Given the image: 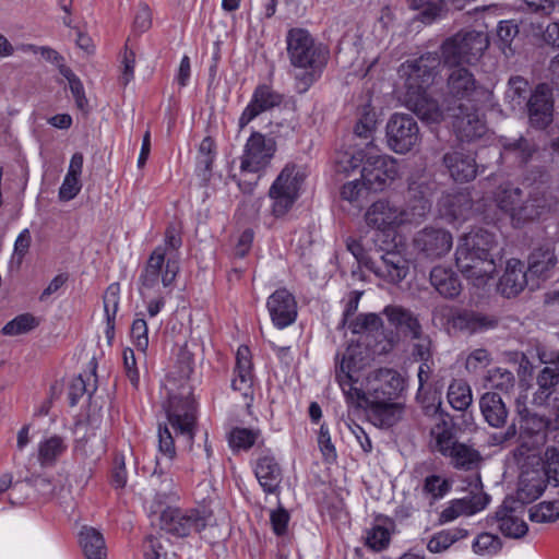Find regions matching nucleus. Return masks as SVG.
<instances>
[{"instance_id":"obj_1","label":"nucleus","mask_w":559,"mask_h":559,"mask_svg":"<svg viewBox=\"0 0 559 559\" xmlns=\"http://www.w3.org/2000/svg\"><path fill=\"white\" fill-rule=\"evenodd\" d=\"M403 388L404 380L396 370L380 368L367 373L358 389L360 396L348 403L364 407L374 426L389 428L399 420L400 405L394 401Z\"/></svg>"},{"instance_id":"obj_2","label":"nucleus","mask_w":559,"mask_h":559,"mask_svg":"<svg viewBox=\"0 0 559 559\" xmlns=\"http://www.w3.org/2000/svg\"><path fill=\"white\" fill-rule=\"evenodd\" d=\"M439 67L438 53L427 52L403 62L399 68L400 76L405 80V106L427 123H439L444 119V111L427 93L439 73Z\"/></svg>"},{"instance_id":"obj_3","label":"nucleus","mask_w":559,"mask_h":559,"mask_svg":"<svg viewBox=\"0 0 559 559\" xmlns=\"http://www.w3.org/2000/svg\"><path fill=\"white\" fill-rule=\"evenodd\" d=\"M435 189V182L426 179L411 181L406 207L402 209L390 201L379 200L366 212L367 225L381 231H390L403 224L419 223L430 212Z\"/></svg>"},{"instance_id":"obj_4","label":"nucleus","mask_w":559,"mask_h":559,"mask_svg":"<svg viewBox=\"0 0 559 559\" xmlns=\"http://www.w3.org/2000/svg\"><path fill=\"white\" fill-rule=\"evenodd\" d=\"M285 41L290 66L304 71L295 75L296 90L305 93L321 76L330 51L326 46L317 41L309 31L301 27L288 29Z\"/></svg>"},{"instance_id":"obj_5","label":"nucleus","mask_w":559,"mask_h":559,"mask_svg":"<svg viewBox=\"0 0 559 559\" xmlns=\"http://www.w3.org/2000/svg\"><path fill=\"white\" fill-rule=\"evenodd\" d=\"M496 246V236L478 228L464 235L455 251V263L461 273L476 287L487 284L496 272L491 251Z\"/></svg>"},{"instance_id":"obj_6","label":"nucleus","mask_w":559,"mask_h":559,"mask_svg":"<svg viewBox=\"0 0 559 559\" xmlns=\"http://www.w3.org/2000/svg\"><path fill=\"white\" fill-rule=\"evenodd\" d=\"M338 164L344 171L361 166V180L368 191H382L399 176L396 159L381 154L372 140L364 148L356 150L352 154L345 153Z\"/></svg>"},{"instance_id":"obj_7","label":"nucleus","mask_w":559,"mask_h":559,"mask_svg":"<svg viewBox=\"0 0 559 559\" xmlns=\"http://www.w3.org/2000/svg\"><path fill=\"white\" fill-rule=\"evenodd\" d=\"M306 167L288 163L281 170L269 189L272 200V214L275 217L285 216L300 197L301 186L307 178Z\"/></svg>"},{"instance_id":"obj_8","label":"nucleus","mask_w":559,"mask_h":559,"mask_svg":"<svg viewBox=\"0 0 559 559\" xmlns=\"http://www.w3.org/2000/svg\"><path fill=\"white\" fill-rule=\"evenodd\" d=\"M180 271V258L165 255L164 249L155 248L139 276V293L143 299L158 292L159 284L169 288Z\"/></svg>"},{"instance_id":"obj_9","label":"nucleus","mask_w":559,"mask_h":559,"mask_svg":"<svg viewBox=\"0 0 559 559\" xmlns=\"http://www.w3.org/2000/svg\"><path fill=\"white\" fill-rule=\"evenodd\" d=\"M382 314L385 316L389 324L393 326L396 332H382V338L370 347L373 355H386L391 353L400 341L399 333L411 338L420 337L423 330L421 324L418 317L412 310L399 305H388L383 308Z\"/></svg>"},{"instance_id":"obj_10","label":"nucleus","mask_w":559,"mask_h":559,"mask_svg":"<svg viewBox=\"0 0 559 559\" xmlns=\"http://www.w3.org/2000/svg\"><path fill=\"white\" fill-rule=\"evenodd\" d=\"M336 355L335 379L345 395L348 403L352 399H357L358 389L361 382H365V367L368 365V354L360 344H350L342 354Z\"/></svg>"},{"instance_id":"obj_11","label":"nucleus","mask_w":559,"mask_h":559,"mask_svg":"<svg viewBox=\"0 0 559 559\" xmlns=\"http://www.w3.org/2000/svg\"><path fill=\"white\" fill-rule=\"evenodd\" d=\"M488 45V37L484 32H459L442 44V58L449 67L472 64L480 58Z\"/></svg>"},{"instance_id":"obj_12","label":"nucleus","mask_w":559,"mask_h":559,"mask_svg":"<svg viewBox=\"0 0 559 559\" xmlns=\"http://www.w3.org/2000/svg\"><path fill=\"white\" fill-rule=\"evenodd\" d=\"M448 94L451 97L449 106H456L459 103L486 104L489 103L492 93L479 85L474 74L466 68L454 67L448 76Z\"/></svg>"},{"instance_id":"obj_13","label":"nucleus","mask_w":559,"mask_h":559,"mask_svg":"<svg viewBox=\"0 0 559 559\" xmlns=\"http://www.w3.org/2000/svg\"><path fill=\"white\" fill-rule=\"evenodd\" d=\"M385 135L389 148L396 154L411 152L421 141L419 126L408 114H393L388 120Z\"/></svg>"},{"instance_id":"obj_14","label":"nucleus","mask_w":559,"mask_h":559,"mask_svg":"<svg viewBox=\"0 0 559 559\" xmlns=\"http://www.w3.org/2000/svg\"><path fill=\"white\" fill-rule=\"evenodd\" d=\"M195 412V401L189 389H183L180 395L169 396L166 407L168 424L178 436L185 437L189 442L194 438Z\"/></svg>"},{"instance_id":"obj_15","label":"nucleus","mask_w":559,"mask_h":559,"mask_svg":"<svg viewBox=\"0 0 559 559\" xmlns=\"http://www.w3.org/2000/svg\"><path fill=\"white\" fill-rule=\"evenodd\" d=\"M483 105L459 103L456 106H448L447 116L452 119L453 130L461 141L469 142L485 134L486 123L479 115Z\"/></svg>"},{"instance_id":"obj_16","label":"nucleus","mask_w":559,"mask_h":559,"mask_svg":"<svg viewBox=\"0 0 559 559\" xmlns=\"http://www.w3.org/2000/svg\"><path fill=\"white\" fill-rule=\"evenodd\" d=\"M276 152V143L260 132H252L246 142L240 160L241 173L257 174L265 169Z\"/></svg>"},{"instance_id":"obj_17","label":"nucleus","mask_w":559,"mask_h":559,"mask_svg":"<svg viewBox=\"0 0 559 559\" xmlns=\"http://www.w3.org/2000/svg\"><path fill=\"white\" fill-rule=\"evenodd\" d=\"M206 526V518L199 510H181L167 508L160 514V527L166 533L186 537L198 533Z\"/></svg>"},{"instance_id":"obj_18","label":"nucleus","mask_w":559,"mask_h":559,"mask_svg":"<svg viewBox=\"0 0 559 559\" xmlns=\"http://www.w3.org/2000/svg\"><path fill=\"white\" fill-rule=\"evenodd\" d=\"M523 507L513 498H506L495 515L488 516L489 525H496L506 536L520 538L527 532V525L522 519Z\"/></svg>"},{"instance_id":"obj_19","label":"nucleus","mask_w":559,"mask_h":559,"mask_svg":"<svg viewBox=\"0 0 559 559\" xmlns=\"http://www.w3.org/2000/svg\"><path fill=\"white\" fill-rule=\"evenodd\" d=\"M282 102L283 95L274 91L270 85H258L252 93L250 102L245 107L238 119L239 129H245L252 120H254L262 112L278 107L282 104Z\"/></svg>"},{"instance_id":"obj_20","label":"nucleus","mask_w":559,"mask_h":559,"mask_svg":"<svg viewBox=\"0 0 559 559\" xmlns=\"http://www.w3.org/2000/svg\"><path fill=\"white\" fill-rule=\"evenodd\" d=\"M452 245V235L443 228L426 227L414 237L415 249L431 260L445 255Z\"/></svg>"},{"instance_id":"obj_21","label":"nucleus","mask_w":559,"mask_h":559,"mask_svg":"<svg viewBox=\"0 0 559 559\" xmlns=\"http://www.w3.org/2000/svg\"><path fill=\"white\" fill-rule=\"evenodd\" d=\"M556 204L557 199L551 187L547 181L542 180L539 185L531 190L528 199L520 207V213L516 215L526 223L549 213Z\"/></svg>"},{"instance_id":"obj_22","label":"nucleus","mask_w":559,"mask_h":559,"mask_svg":"<svg viewBox=\"0 0 559 559\" xmlns=\"http://www.w3.org/2000/svg\"><path fill=\"white\" fill-rule=\"evenodd\" d=\"M266 308L273 325L283 330L297 319V302L286 288H278L266 300Z\"/></svg>"},{"instance_id":"obj_23","label":"nucleus","mask_w":559,"mask_h":559,"mask_svg":"<svg viewBox=\"0 0 559 559\" xmlns=\"http://www.w3.org/2000/svg\"><path fill=\"white\" fill-rule=\"evenodd\" d=\"M369 269L383 281L397 285L409 273V261L396 250L385 251L379 261L371 262Z\"/></svg>"},{"instance_id":"obj_24","label":"nucleus","mask_w":559,"mask_h":559,"mask_svg":"<svg viewBox=\"0 0 559 559\" xmlns=\"http://www.w3.org/2000/svg\"><path fill=\"white\" fill-rule=\"evenodd\" d=\"M499 143V160L509 167L526 165L537 152L535 142L524 136L518 139L503 136Z\"/></svg>"},{"instance_id":"obj_25","label":"nucleus","mask_w":559,"mask_h":559,"mask_svg":"<svg viewBox=\"0 0 559 559\" xmlns=\"http://www.w3.org/2000/svg\"><path fill=\"white\" fill-rule=\"evenodd\" d=\"M253 472L265 493L273 495L280 491L283 472L271 450H264L258 455L253 464Z\"/></svg>"},{"instance_id":"obj_26","label":"nucleus","mask_w":559,"mask_h":559,"mask_svg":"<svg viewBox=\"0 0 559 559\" xmlns=\"http://www.w3.org/2000/svg\"><path fill=\"white\" fill-rule=\"evenodd\" d=\"M442 160L450 177L456 182H469L477 176L478 166L475 155L463 147L447 152Z\"/></svg>"},{"instance_id":"obj_27","label":"nucleus","mask_w":559,"mask_h":559,"mask_svg":"<svg viewBox=\"0 0 559 559\" xmlns=\"http://www.w3.org/2000/svg\"><path fill=\"white\" fill-rule=\"evenodd\" d=\"M527 108L532 126L546 128L551 121L554 109L551 88L545 83L538 84L528 99Z\"/></svg>"},{"instance_id":"obj_28","label":"nucleus","mask_w":559,"mask_h":559,"mask_svg":"<svg viewBox=\"0 0 559 559\" xmlns=\"http://www.w3.org/2000/svg\"><path fill=\"white\" fill-rule=\"evenodd\" d=\"M528 284L527 271L522 261L510 259L498 283V290L503 297L518 296Z\"/></svg>"},{"instance_id":"obj_29","label":"nucleus","mask_w":559,"mask_h":559,"mask_svg":"<svg viewBox=\"0 0 559 559\" xmlns=\"http://www.w3.org/2000/svg\"><path fill=\"white\" fill-rule=\"evenodd\" d=\"M486 498L481 495H468L451 500L439 515V522L445 524L461 515H473L486 508Z\"/></svg>"},{"instance_id":"obj_30","label":"nucleus","mask_w":559,"mask_h":559,"mask_svg":"<svg viewBox=\"0 0 559 559\" xmlns=\"http://www.w3.org/2000/svg\"><path fill=\"white\" fill-rule=\"evenodd\" d=\"M557 262L555 248L551 245H543L531 252L526 271L531 277L545 281L551 277Z\"/></svg>"},{"instance_id":"obj_31","label":"nucleus","mask_w":559,"mask_h":559,"mask_svg":"<svg viewBox=\"0 0 559 559\" xmlns=\"http://www.w3.org/2000/svg\"><path fill=\"white\" fill-rule=\"evenodd\" d=\"M67 439L51 435L41 439L37 444V461L41 467H53L59 459L68 451Z\"/></svg>"},{"instance_id":"obj_32","label":"nucleus","mask_w":559,"mask_h":559,"mask_svg":"<svg viewBox=\"0 0 559 559\" xmlns=\"http://www.w3.org/2000/svg\"><path fill=\"white\" fill-rule=\"evenodd\" d=\"M430 283L445 298H455L462 290L461 281L449 267L435 266L430 272Z\"/></svg>"},{"instance_id":"obj_33","label":"nucleus","mask_w":559,"mask_h":559,"mask_svg":"<svg viewBox=\"0 0 559 559\" xmlns=\"http://www.w3.org/2000/svg\"><path fill=\"white\" fill-rule=\"evenodd\" d=\"M521 200L522 190L511 185L500 187L496 193V202L498 207L510 215L513 225L516 227L524 224V219L518 217L516 215L520 213V207L523 205Z\"/></svg>"},{"instance_id":"obj_34","label":"nucleus","mask_w":559,"mask_h":559,"mask_svg":"<svg viewBox=\"0 0 559 559\" xmlns=\"http://www.w3.org/2000/svg\"><path fill=\"white\" fill-rule=\"evenodd\" d=\"M479 407L485 420L491 427H502L508 417L506 405L498 393L487 392L479 401Z\"/></svg>"},{"instance_id":"obj_35","label":"nucleus","mask_w":559,"mask_h":559,"mask_svg":"<svg viewBox=\"0 0 559 559\" xmlns=\"http://www.w3.org/2000/svg\"><path fill=\"white\" fill-rule=\"evenodd\" d=\"M430 435L435 442L433 449L443 456L457 443L454 425L449 415L439 416L438 423L431 428Z\"/></svg>"},{"instance_id":"obj_36","label":"nucleus","mask_w":559,"mask_h":559,"mask_svg":"<svg viewBox=\"0 0 559 559\" xmlns=\"http://www.w3.org/2000/svg\"><path fill=\"white\" fill-rule=\"evenodd\" d=\"M452 323L455 329L469 334L484 332L497 325L495 319L474 311L460 312L453 318Z\"/></svg>"},{"instance_id":"obj_37","label":"nucleus","mask_w":559,"mask_h":559,"mask_svg":"<svg viewBox=\"0 0 559 559\" xmlns=\"http://www.w3.org/2000/svg\"><path fill=\"white\" fill-rule=\"evenodd\" d=\"M80 544L86 559H106L107 548L103 534L94 527L84 526L80 532Z\"/></svg>"},{"instance_id":"obj_38","label":"nucleus","mask_w":559,"mask_h":559,"mask_svg":"<svg viewBox=\"0 0 559 559\" xmlns=\"http://www.w3.org/2000/svg\"><path fill=\"white\" fill-rule=\"evenodd\" d=\"M441 206L444 209V214L453 221H465L469 216L473 203L467 193L457 192L444 197Z\"/></svg>"},{"instance_id":"obj_39","label":"nucleus","mask_w":559,"mask_h":559,"mask_svg":"<svg viewBox=\"0 0 559 559\" xmlns=\"http://www.w3.org/2000/svg\"><path fill=\"white\" fill-rule=\"evenodd\" d=\"M444 456L451 460V464L454 468L463 471H471L475 468L480 461V455L477 450L460 442H457Z\"/></svg>"},{"instance_id":"obj_40","label":"nucleus","mask_w":559,"mask_h":559,"mask_svg":"<svg viewBox=\"0 0 559 559\" xmlns=\"http://www.w3.org/2000/svg\"><path fill=\"white\" fill-rule=\"evenodd\" d=\"M468 532L465 528L453 527L442 530L433 534L428 543L427 549L432 554H441L448 550L455 542L465 538Z\"/></svg>"},{"instance_id":"obj_41","label":"nucleus","mask_w":559,"mask_h":559,"mask_svg":"<svg viewBox=\"0 0 559 559\" xmlns=\"http://www.w3.org/2000/svg\"><path fill=\"white\" fill-rule=\"evenodd\" d=\"M158 451L160 456L156 459V467L154 469V475L158 474V477L164 475L162 469V461L165 460L166 463H170V461L176 455V448L174 437L169 430L168 425H158Z\"/></svg>"},{"instance_id":"obj_42","label":"nucleus","mask_w":559,"mask_h":559,"mask_svg":"<svg viewBox=\"0 0 559 559\" xmlns=\"http://www.w3.org/2000/svg\"><path fill=\"white\" fill-rule=\"evenodd\" d=\"M145 559H176L171 542L163 536H148L143 543Z\"/></svg>"},{"instance_id":"obj_43","label":"nucleus","mask_w":559,"mask_h":559,"mask_svg":"<svg viewBox=\"0 0 559 559\" xmlns=\"http://www.w3.org/2000/svg\"><path fill=\"white\" fill-rule=\"evenodd\" d=\"M448 402L455 411H466L473 402L472 389L464 380H453L448 389Z\"/></svg>"},{"instance_id":"obj_44","label":"nucleus","mask_w":559,"mask_h":559,"mask_svg":"<svg viewBox=\"0 0 559 559\" xmlns=\"http://www.w3.org/2000/svg\"><path fill=\"white\" fill-rule=\"evenodd\" d=\"M452 488V483L440 475H428L423 483V493L429 499L430 504L444 498Z\"/></svg>"},{"instance_id":"obj_45","label":"nucleus","mask_w":559,"mask_h":559,"mask_svg":"<svg viewBox=\"0 0 559 559\" xmlns=\"http://www.w3.org/2000/svg\"><path fill=\"white\" fill-rule=\"evenodd\" d=\"M412 8L418 11V20L424 24H431L440 19L445 11L443 0H412Z\"/></svg>"},{"instance_id":"obj_46","label":"nucleus","mask_w":559,"mask_h":559,"mask_svg":"<svg viewBox=\"0 0 559 559\" xmlns=\"http://www.w3.org/2000/svg\"><path fill=\"white\" fill-rule=\"evenodd\" d=\"M348 329L354 334L372 335L383 329V321L377 313H360L348 323Z\"/></svg>"},{"instance_id":"obj_47","label":"nucleus","mask_w":559,"mask_h":559,"mask_svg":"<svg viewBox=\"0 0 559 559\" xmlns=\"http://www.w3.org/2000/svg\"><path fill=\"white\" fill-rule=\"evenodd\" d=\"M259 437V430L235 427L228 435V443L233 450L247 451L255 444Z\"/></svg>"},{"instance_id":"obj_48","label":"nucleus","mask_w":559,"mask_h":559,"mask_svg":"<svg viewBox=\"0 0 559 559\" xmlns=\"http://www.w3.org/2000/svg\"><path fill=\"white\" fill-rule=\"evenodd\" d=\"M38 325L37 319L31 313L16 316L1 330L3 335L16 336L34 330Z\"/></svg>"},{"instance_id":"obj_49","label":"nucleus","mask_w":559,"mask_h":559,"mask_svg":"<svg viewBox=\"0 0 559 559\" xmlns=\"http://www.w3.org/2000/svg\"><path fill=\"white\" fill-rule=\"evenodd\" d=\"M530 519L533 522H555L559 519V500L543 501L530 510Z\"/></svg>"},{"instance_id":"obj_50","label":"nucleus","mask_w":559,"mask_h":559,"mask_svg":"<svg viewBox=\"0 0 559 559\" xmlns=\"http://www.w3.org/2000/svg\"><path fill=\"white\" fill-rule=\"evenodd\" d=\"M543 471L549 484L559 486V450L548 447L544 453Z\"/></svg>"},{"instance_id":"obj_51","label":"nucleus","mask_w":559,"mask_h":559,"mask_svg":"<svg viewBox=\"0 0 559 559\" xmlns=\"http://www.w3.org/2000/svg\"><path fill=\"white\" fill-rule=\"evenodd\" d=\"M131 338L136 349L145 356L148 347V326L143 316L133 320L131 324Z\"/></svg>"},{"instance_id":"obj_52","label":"nucleus","mask_w":559,"mask_h":559,"mask_svg":"<svg viewBox=\"0 0 559 559\" xmlns=\"http://www.w3.org/2000/svg\"><path fill=\"white\" fill-rule=\"evenodd\" d=\"M501 549V542L497 535L490 533L479 534L473 543V550L481 556H492Z\"/></svg>"},{"instance_id":"obj_53","label":"nucleus","mask_w":559,"mask_h":559,"mask_svg":"<svg viewBox=\"0 0 559 559\" xmlns=\"http://www.w3.org/2000/svg\"><path fill=\"white\" fill-rule=\"evenodd\" d=\"M519 33V27L512 21H501L497 28V36L499 39V47L501 51L508 57L513 51L511 43Z\"/></svg>"},{"instance_id":"obj_54","label":"nucleus","mask_w":559,"mask_h":559,"mask_svg":"<svg viewBox=\"0 0 559 559\" xmlns=\"http://www.w3.org/2000/svg\"><path fill=\"white\" fill-rule=\"evenodd\" d=\"M391 540V535L388 528L376 525L367 532L366 546L373 551H382L385 549Z\"/></svg>"},{"instance_id":"obj_55","label":"nucleus","mask_w":559,"mask_h":559,"mask_svg":"<svg viewBox=\"0 0 559 559\" xmlns=\"http://www.w3.org/2000/svg\"><path fill=\"white\" fill-rule=\"evenodd\" d=\"M520 8L528 13L548 16L559 10V0H520Z\"/></svg>"},{"instance_id":"obj_56","label":"nucleus","mask_w":559,"mask_h":559,"mask_svg":"<svg viewBox=\"0 0 559 559\" xmlns=\"http://www.w3.org/2000/svg\"><path fill=\"white\" fill-rule=\"evenodd\" d=\"M181 245L182 239L180 231L175 225L171 224L167 226L165 230L164 243L157 246L156 248L164 249L165 255L179 258V249Z\"/></svg>"},{"instance_id":"obj_57","label":"nucleus","mask_w":559,"mask_h":559,"mask_svg":"<svg viewBox=\"0 0 559 559\" xmlns=\"http://www.w3.org/2000/svg\"><path fill=\"white\" fill-rule=\"evenodd\" d=\"M558 383L559 374L552 367H545L544 369H542L537 377V384L539 390L538 397H542L540 395H544V397L547 399L550 395L551 390Z\"/></svg>"},{"instance_id":"obj_58","label":"nucleus","mask_w":559,"mask_h":559,"mask_svg":"<svg viewBox=\"0 0 559 559\" xmlns=\"http://www.w3.org/2000/svg\"><path fill=\"white\" fill-rule=\"evenodd\" d=\"M318 445H319V449L322 453L324 461H326V462H335L336 461L337 452L332 442L329 427L325 424L320 426L319 435H318Z\"/></svg>"},{"instance_id":"obj_59","label":"nucleus","mask_w":559,"mask_h":559,"mask_svg":"<svg viewBox=\"0 0 559 559\" xmlns=\"http://www.w3.org/2000/svg\"><path fill=\"white\" fill-rule=\"evenodd\" d=\"M120 285L118 283L110 284L104 294V312L106 318H115L119 309Z\"/></svg>"},{"instance_id":"obj_60","label":"nucleus","mask_w":559,"mask_h":559,"mask_svg":"<svg viewBox=\"0 0 559 559\" xmlns=\"http://www.w3.org/2000/svg\"><path fill=\"white\" fill-rule=\"evenodd\" d=\"M44 498L52 499L57 496V486L49 477L37 475L25 479Z\"/></svg>"},{"instance_id":"obj_61","label":"nucleus","mask_w":559,"mask_h":559,"mask_svg":"<svg viewBox=\"0 0 559 559\" xmlns=\"http://www.w3.org/2000/svg\"><path fill=\"white\" fill-rule=\"evenodd\" d=\"M366 190L368 189L364 185V180L356 179L343 185L341 189V197L349 203L358 204Z\"/></svg>"},{"instance_id":"obj_62","label":"nucleus","mask_w":559,"mask_h":559,"mask_svg":"<svg viewBox=\"0 0 559 559\" xmlns=\"http://www.w3.org/2000/svg\"><path fill=\"white\" fill-rule=\"evenodd\" d=\"M235 378L231 381L234 390L241 392L243 396L252 394L253 374L252 369L234 370Z\"/></svg>"},{"instance_id":"obj_63","label":"nucleus","mask_w":559,"mask_h":559,"mask_svg":"<svg viewBox=\"0 0 559 559\" xmlns=\"http://www.w3.org/2000/svg\"><path fill=\"white\" fill-rule=\"evenodd\" d=\"M508 85L509 88L506 93L507 97L520 105L522 99L526 96L528 82L522 76H512L510 78Z\"/></svg>"},{"instance_id":"obj_64","label":"nucleus","mask_w":559,"mask_h":559,"mask_svg":"<svg viewBox=\"0 0 559 559\" xmlns=\"http://www.w3.org/2000/svg\"><path fill=\"white\" fill-rule=\"evenodd\" d=\"M289 519L288 511L282 506L271 511L270 523L275 535L283 536L286 534Z\"/></svg>"}]
</instances>
